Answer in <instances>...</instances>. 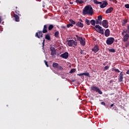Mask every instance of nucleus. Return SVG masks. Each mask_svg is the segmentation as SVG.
Wrapping results in <instances>:
<instances>
[{
    "mask_svg": "<svg viewBox=\"0 0 129 129\" xmlns=\"http://www.w3.org/2000/svg\"><path fill=\"white\" fill-rule=\"evenodd\" d=\"M83 14L84 15H88L89 16H92L93 15V9L91 6H88L85 7L83 10Z\"/></svg>",
    "mask_w": 129,
    "mask_h": 129,
    "instance_id": "f257e3e1",
    "label": "nucleus"
},
{
    "mask_svg": "<svg viewBox=\"0 0 129 129\" xmlns=\"http://www.w3.org/2000/svg\"><path fill=\"white\" fill-rule=\"evenodd\" d=\"M93 3L96 5H100L101 9H104L108 5V3L106 1H104L102 3L101 2L97 1V0H93Z\"/></svg>",
    "mask_w": 129,
    "mask_h": 129,
    "instance_id": "f03ea898",
    "label": "nucleus"
},
{
    "mask_svg": "<svg viewBox=\"0 0 129 129\" xmlns=\"http://www.w3.org/2000/svg\"><path fill=\"white\" fill-rule=\"evenodd\" d=\"M95 31L99 33V34H101V35H104V31H103V29L102 27L99 25H95Z\"/></svg>",
    "mask_w": 129,
    "mask_h": 129,
    "instance_id": "7ed1b4c3",
    "label": "nucleus"
},
{
    "mask_svg": "<svg viewBox=\"0 0 129 129\" xmlns=\"http://www.w3.org/2000/svg\"><path fill=\"white\" fill-rule=\"evenodd\" d=\"M67 43H68V45L69 47H72V46H73V45H74L73 46L75 47V46H77V44H78L77 42H76L72 39L68 40Z\"/></svg>",
    "mask_w": 129,
    "mask_h": 129,
    "instance_id": "20e7f679",
    "label": "nucleus"
},
{
    "mask_svg": "<svg viewBox=\"0 0 129 129\" xmlns=\"http://www.w3.org/2000/svg\"><path fill=\"white\" fill-rule=\"evenodd\" d=\"M52 67H53L54 69H57V70H60V71L63 70V68H62L61 66L59 65V64L56 62L53 63Z\"/></svg>",
    "mask_w": 129,
    "mask_h": 129,
    "instance_id": "39448f33",
    "label": "nucleus"
},
{
    "mask_svg": "<svg viewBox=\"0 0 129 129\" xmlns=\"http://www.w3.org/2000/svg\"><path fill=\"white\" fill-rule=\"evenodd\" d=\"M114 42V38L113 37H108L107 38L106 43L107 45H112Z\"/></svg>",
    "mask_w": 129,
    "mask_h": 129,
    "instance_id": "423d86ee",
    "label": "nucleus"
},
{
    "mask_svg": "<svg viewBox=\"0 0 129 129\" xmlns=\"http://www.w3.org/2000/svg\"><path fill=\"white\" fill-rule=\"evenodd\" d=\"M76 38H77L78 41H80L81 45L82 46H84L85 45V39L84 38V39L82 38V37H80L78 36V35H76Z\"/></svg>",
    "mask_w": 129,
    "mask_h": 129,
    "instance_id": "0eeeda50",
    "label": "nucleus"
},
{
    "mask_svg": "<svg viewBox=\"0 0 129 129\" xmlns=\"http://www.w3.org/2000/svg\"><path fill=\"white\" fill-rule=\"evenodd\" d=\"M96 25H101L102 24V16L101 15L98 16L97 19L96 20Z\"/></svg>",
    "mask_w": 129,
    "mask_h": 129,
    "instance_id": "6e6552de",
    "label": "nucleus"
},
{
    "mask_svg": "<svg viewBox=\"0 0 129 129\" xmlns=\"http://www.w3.org/2000/svg\"><path fill=\"white\" fill-rule=\"evenodd\" d=\"M35 37H36V38H38V39H40V38H43V31H39L38 32H36L35 34Z\"/></svg>",
    "mask_w": 129,
    "mask_h": 129,
    "instance_id": "1a4fd4ad",
    "label": "nucleus"
},
{
    "mask_svg": "<svg viewBox=\"0 0 129 129\" xmlns=\"http://www.w3.org/2000/svg\"><path fill=\"white\" fill-rule=\"evenodd\" d=\"M92 51L94 53H97L99 51V46L98 45H95L94 47L92 49Z\"/></svg>",
    "mask_w": 129,
    "mask_h": 129,
    "instance_id": "9d476101",
    "label": "nucleus"
},
{
    "mask_svg": "<svg viewBox=\"0 0 129 129\" xmlns=\"http://www.w3.org/2000/svg\"><path fill=\"white\" fill-rule=\"evenodd\" d=\"M50 51H51V55L53 56H55L56 54H57V52L56 51V50L55 49V47L51 46L50 47Z\"/></svg>",
    "mask_w": 129,
    "mask_h": 129,
    "instance_id": "9b49d317",
    "label": "nucleus"
},
{
    "mask_svg": "<svg viewBox=\"0 0 129 129\" xmlns=\"http://www.w3.org/2000/svg\"><path fill=\"white\" fill-rule=\"evenodd\" d=\"M60 57H61V58H63V59H68V57H69V53L67 52H66L63 54H61L60 55Z\"/></svg>",
    "mask_w": 129,
    "mask_h": 129,
    "instance_id": "f8f14e48",
    "label": "nucleus"
},
{
    "mask_svg": "<svg viewBox=\"0 0 129 129\" xmlns=\"http://www.w3.org/2000/svg\"><path fill=\"white\" fill-rule=\"evenodd\" d=\"M102 24L103 27H104V28H108V22H107V20H103L102 22Z\"/></svg>",
    "mask_w": 129,
    "mask_h": 129,
    "instance_id": "ddd939ff",
    "label": "nucleus"
},
{
    "mask_svg": "<svg viewBox=\"0 0 129 129\" xmlns=\"http://www.w3.org/2000/svg\"><path fill=\"white\" fill-rule=\"evenodd\" d=\"M123 79V74H122V72H121L119 75L118 81H119V82H122Z\"/></svg>",
    "mask_w": 129,
    "mask_h": 129,
    "instance_id": "4468645a",
    "label": "nucleus"
},
{
    "mask_svg": "<svg viewBox=\"0 0 129 129\" xmlns=\"http://www.w3.org/2000/svg\"><path fill=\"white\" fill-rule=\"evenodd\" d=\"M48 28V25H44L43 26V29L42 30V33L43 34H46V33H48V30H47Z\"/></svg>",
    "mask_w": 129,
    "mask_h": 129,
    "instance_id": "2eb2a0df",
    "label": "nucleus"
},
{
    "mask_svg": "<svg viewBox=\"0 0 129 129\" xmlns=\"http://www.w3.org/2000/svg\"><path fill=\"white\" fill-rule=\"evenodd\" d=\"M99 88L95 86H93L91 87V91H95L97 92Z\"/></svg>",
    "mask_w": 129,
    "mask_h": 129,
    "instance_id": "dca6fc26",
    "label": "nucleus"
},
{
    "mask_svg": "<svg viewBox=\"0 0 129 129\" xmlns=\"http://www.w3.org/2000/svg\"><path fill=\"white\" fill-rule=\"evenodd\" d=\"M76 26L79 27V28H83V27H84V24L79 21L76 24Z\"/></svg>",
    "mask_w": 129,
    "mask_h": 129,
    "instance_id": "f3484780",
    "label": "nucleus"
},
{
    "mask_svg": "<svg viewBox=\"0 0 129 129\" xmlns=\"http://www.w3.org/2000/svg\"><path fill=\"white\" fill-rule=\"evenodd\" d=\"M13 17L15 19V22H20V17L17 14H14Z\"/></svg>",
    "mask_w": 129,
    "mask_h": 129,
    "instance_id": "a211bd4d",
    "label": "nucleus"
},
{
    "mask_svg": "<svg viewBox=\"0 0 129 129\" xmlns=\"http://www.w3.org/2000/svg\"><path fill=\"white\" fill-rule=\"evenodd\" d=\"M109 35H110V31L109 30V29H107L105 31L104 35L106 37H109Z\"/></svg>",
    "mask_w": 129,
    "mask_h": 129,
    "instance_id": "6ab92c4d",
    "label": "nucleus"
},
{
    "mask_svg": "<svg viewBox=\"0 0 129 129\" xmlns=\"http://www.w3.org/2000/svg\"><path fill=\"white\" fill-rule=\"evenodd\" d=\"M128 38H129V35L128 34H126L123 37V42H126V41L128 40Z\"/></svg>",
    "mask_w": 129,
    "mask_h": 129,
    "instance_id": "aec40b11",
    "label": "nucleus"
},
{
    "mask_svg": "<svg viewBox=\"0 0 129 129\" xmlns=\"http://www.w3.org/2000/svg\"><path fill=\"white\" fill-rule=\"evenodd\" d=\"M112 11H113V8L110 7L106 11L105 13L106 14H110Z\"/></svg>",
    "mask_w": 129,
    "mask_h": 129,
    "instance_id": "412c9836",
    "label": "nucleus"
},
{
    "mask_svg": "<svg viewBox=\"0 0 129 129\" xmlns=\"http://www.w3.org/2000/svg\"><path fill=\"white\" fill-rule=\"evenodd\" d=\"M45 39H46V40H47L48 41H51V37L50 36V34H46L45 36Z\"/></svg>",
    "mask_w": 129,
    "mask_h": 129,
    "instance_id": "4be33fe9",
    "label": "nucleus"
},
{
    "mask_svg": "<svg viewBox=\"0 0 129 129\" xmlns=\"http://www.w3.org/2000/svg\"><path fill=\"white\" fill-rule=\"evenodd\" d=\"M90 24L92 25V26H95V24H96V20H94L93 19H92L90 21Z\"/></svg>",
    "mask_w": 129,
    "mask_h": 129,
    "instance_id": "5701e85b",
    "label": "nucleus"
},
{
    "mask_svg": "<svg viewBox=\"0 0 129 129\" xmlns=\"http://www.w3.org/2000/svg\"><path fill=\"white\" fill-rule=\"evenodd\" d=\"M76 3H77V4H79V5H82L84 2L82 0H76Z\"/></svg>",
    "mask_w": 129,
    "mask_h": 129,
    "instance_id": "b1692460",
    "label": "nucleus"
},
{
    "mask_svg": "<svg viewBox=\"0 0 129 129\" xmlns=\"http://www.w3.org/2000/svg\"><path fill=\"white\" fill-rule=\"evenodd\" d=\"M85 24L86 25H87L88 26H89V25H90V21H89V20L86 19H85Z\"/></svg>",
    "mask_w": 129,
    "mask_h": 129,
    "instance_id": "393cba45",
    "label": "nucleus"
},
{
    "mask_svg": "<svg viewBox=\"0 0 129 129\" xmlns=\"http://www.w3.org/2000/svg\"><path fill=\"white\" fill-rule=\"evenodd\" d=\"M54 37H55V38H59V31H56L55 32Z\"/></svg>",
    "mask_w": 129,
    "mask_h": 129,
    "instance_id": "a878e982",
    "label": "nucleus"
},
{
    "mask_svg": "<svg viewBox=\"0 0 129 129\" xmlns=\"http://www.w3.org/2000/svg\"><path fill=\"white\" fill-rule=\"evenodd\" d=\"M53 28H54V26H53V25L52 24L49 25L48 27V30L51 31Z\"/></svg>",
    "mask_w": 129,
    "mask_h": 129,
    "instance_id": "bb28decb",
    "label": "nucleus"
},
{
    "mask_svg": "<svg viewBox=\"0 0 129 129\" xmlns=\"http://www.w3.org/2000/svg\"><path fill=\"white\" fill-rule=\"evenodd\" d=\"M127 23V20H123V22L122 23V26H125V24Z\"/></svg>",
    "mask_w": 129,
    "mask_h": 129,
    "instance_id": "cd10ccee",
    "label": "nucleus"
},
{
    "mask_svg": "<svg viewBox=\"0 0 129 129\" xmlns=\"http://www.w3.org/2000/svg\"><path fill=\"white\" fill-rule=\"evenodd\" d=\"M109 52L110 53H115V49L112 48V49H109Z\"/></svg>",
    "mask_w": 129,
    "mask_h": 129,
    "instance_id": "c85d7f7f",
    "label": "nucleus"
},
{
    "mask_svg": "<svg viewBox=\"0 0 129 129\" xmlns=\"http://www.w3.org/2000/svg\"><path fill=\"white\" fill-rule=\"evenodd\" d=\"M112 71H115V72H117L118 73H119V72H120V71H119V70L113 68L112 69Z\"/></svg>",
    "mask_w": 129,
    "mask_h": 129,
    "instance_id": "c756f323",
    "label": "nucleus"
},
{
    "mask_svg": "<svg viewBox=\"0 0 129 129\" xmlns=\"http://www.w3.org/2000/svg\"><path fill=\"white\" fill-rule=\"evenodd\" d=\"M70 22L71 24H72V25H76V22H75V21H73L72 19H70Z\"/></svg>",
    "mask_w": 129,
    "mask_h": 129,
    "instance_id": "7c9ffc66",
    "label": "nucleus"
},
{
    "mask_svg": "<svg viewBox=\"0 0 129 129\" xmlns=\"http://www.w3.org/2000/svg\"><path fill=\"white\" fill-rule=\"evenodd\" d=\"M83 75H85V76H88V77H90V75L89 73H83Z\"/></svg>",
    "mask_w": 129,
    "mask_h": 129,
    "instance_id": "2f4dec72",
    "label": "nucleus"
},
{
    "mask_svg": "<svg viewBox=\"0 0 129 129\" xmlns=\"http://www.w3.org/2000/svg\"><path fill=\"white\" fill-rule=\"evenodd\" d=\"M108 69H109V66H106V67H104L103 71H106V70H108Z\"/></svg>",
    "mask_w": 129,
    "mask_h": 129,
    "instance_id": "473e14b6",
    "label": "nucleus"
},
{
    "mask_svg": "<svg viewBox=\"0 0 129 129\" xmlns=\"http://www.w3.org/2000/svg\"><path fill=\"white\" fill-rule=\"evenodd\" d=\"M75 71H76V70H75V69H72L71 70L70 73H71V74L74 73V72H75Z\"/></svg>",
    "mask_w": 129,
    "mask_h": 129,
    "instance_id": "72a5a7b5",
    "label": "nucleus"
},
{
    "mask_svg": "<svg viewBox=\"0 0 129 129\" xmlns=\"http://www.w3.org/2000/svg\"><path fill=\"white\" fill-rule=\"evenodd\" d=\"M15 13H16V14L18 15V16H21V14H20V11H19L18 10H15Z\"/></svg>",
    "mask_w": 129,
    "mask_h": 129,
    "instance_id": "f704fd0d",
    "label": "nucleus"
},
{
    "mask_svg": "<svg viewBox=\"0 0 129 129\" xmlns=\"http://www.w3.org/2000/svg\"><path fill=\"white\" fill-rule=\"evenodd\" d=\"M44 46H45V39H44L43 40V42H42V49H43V50H44Z\"/></svg>",
    "mask_w": 129,
    "mask_h": 129,
    "instance_id": "c9c22d12",
    "label": "nucleus"
},
{
    "mask_svg": "<svg viewBox=\"0 0 129 129\" xmlns=\"http://www.w3.org/2000/svg\"><path fill=\"white\" fill-rule=\"evenodd\" d=\"M97 92H98L99 94H102V92L100 90L99 88L98 89Z\"/></svg>",
    "mask_w": 129,
    "mask_h": 129,
    "instance_id": "e433bc0d",
    "label": "nucleus"
},
{
    "mask_svg": "<svg viewBox=\"0 0 129 129\" xmlns=\"http://www.w3.org/2000/svg\"><path fill=\"white\" fill-rule=\"evenodd\" d=\"M67 28H69L70 27H73V25L72 24H69L67 25Z\"/></svg>",
    "mask_w": 129,
    "mask_h": 129,
    "instance_id": "4c0bfd02",
    "label": "nucleus"
},
{
    "mask_svg": "<svg viewBox=\"0 0 129 129\" xmlns=\"http://www.w3.org/2000/svg\"><path fill=\"white\" fill-rule=\"evenodd\" d=\"M44 62L46 66L47 67H49V65L48 64V62L46 60H44Z\"/></svg>",
    "mask_w": 129,
    "mask_h": 129,
    "instance_id": "58836bf2",
    "label": "nucleus"
},
{
    "mask_svg": "<svg viewBox=\"0 0 129 129\" xmlns=\"http://www.w3.org/2000/svg\"><path fill=\"white\" fill-rule=\"evenodd\" d=\"M124 7L126 8V9H129V4L125 5Z\"/></svg>",
    "mask_w": 129,
    "mask_h": 129,
    "instance_id": "ea45409f",
    "label": "nucleus"
},
{
    "mask_svg": "<svg viewBox=\"0 0 129 129\" xmlns=\"http://www.w3.org/2000/svg\"><path fill=\"white\" fill-rule=\"evenodd\" d=\"M129 46V43L128 42H126L125 44V46L126 48H127V47H128Z\"/></svg>",
    "mask_w": 129,
    "mask_h": 129,
    "instance_id": "a19ab883",
    "label": "nucleus"
},
{
    "mask_svg": "<svg viewBox=\"0 0 129 129\" xmlns=\"http://www.w3.org/2000/svg\"><path fill=\"white\" fill-rule=\"evenodd\" d=\"M83 75V73H81V74H77L78 76H80V77L82 76Z\"/></svg>",
    "mask_w": 129,
    "mask_h": 129,
    "instance_id": "79ce46f5",
    "label": "nucleus"
},
{
    "mask_svg": "<svg viewBox=\"0 0 129 129\" xmlns=\"http://www.w3.org/2000/svg\"><path fill=\"white\" fill-rule=\"evenodd\" d=\"M101 104H102V105H104V106L106 105H105V103H104V102H101Z\"/></svg>",
    "mask_w": 129,
    "mask_h": 129,
    "instance_id": "37998d69",
    "label": "nucleus"
},
{
    "mask_svg": "<svg viewBox=\"0 0 129 129\" xmlns=\"http://www.w3.org/2000/svg\"><path fill=\"white\" fill-rule=\"evenodd\" d=\"M83 53H84V50H82V49H81L80 53L81 54H83Z\"/></svg>",
    "mask_w": 129,
    "mask_h": 129,
    "instance_id": "c03bdc74",
    "label": "nucleus"
},
{
    "mask_svg": "<svg viewBox=\"0 0 129 129\" xmlns=\"http://www.w3.org/2000/svg\"><path fill=\"white\" fill-rule=\"evenodd\" d=\"M61 28H62V29H66V26H61Z\"/></svg>",
    "mask_w": 129,
    "mask_h": 129,
    "instance_id": "a18cd8bd",
    "label": "nucleus"
},
{
    "mask_svg": "<svg viewBox=\"0 0 129 129\" xmlns=\"http://www.w3.org/2000/svg\"><path fill=\"white\" fill-rule=\"evenodd\" d=\"M120 107L121 108V109H124V107L122 106H120Z\"/></svg>",
    "mask_w": 129,
    "mask_h": 129,
    "instance_id": "49530a36",
    "label": "nucleus"
},
{
    "mask_svg": "<svg viewBox=\"0 0 129 129\" xmlns=\"http://www.w3.org/2000/svg\"><path fill=\"white\" fill-rule=\"evenodd\" d=\"M81 23H83V20L82 19H79Z\"/></svg>",
    "mask_w": 129,
    "mask_h": 129,
    "instance_id": "de8ad7c7",
    "label": "nucleus"
},
{
    "mask_svg": "<svg viewBox=\"0 0 129 129\" xmlns=\"http://www.w3.org/2000/svg\"><path fill=\"white\" fill-rule=\"evenodd\" d=\"M127 30H126V31H123V33H127Z\"/></svg>",
    "mask_w": 129,
    "mask_h": 129,
    "instance_id": "09e8293b",
    "label": "nucleus"
},
{
    "mask_svg": "<svg viewBox=\"0 0 129 129\" xmlns=\"http://www.w3.org/2000/svg\"><path fill=\"white\" fill-rule=\"evenodd\" d=\"M121 34H122V36H124V32H123H123H122Z\"/></svg>",
    "mask_w": 129,
    "mask_h": 129,
    "instance_id": "8fccbe9b",
    "label": "nucleus"
},
{
    "mask_svg": "<svg viewBox=\"0 0 129 129\" xmlns=\"http://www.w3.org/2000/svg\"><path fill=\"white\" fill-rule=\"evenodd\" d=\"M2 23V18L0 17V24Z\"/></svg>",
    "mask_w": 129,
    "mask_h": 129,
    "instance_id": "3c124183",
    "label": "nucleus"
},
{
    "mask_svg": "<svg viewBox=\"0 0 129 129\" xmlns=\"http://www.w3.org/2000/svg\"><path fill=\"white\" fill-rule=\"evenodd\" d=\"M127 30H128V31L129 30V25H128L127 26Z\"/></svg>",
    "mask_w": 129,
    "mask_h": 129,
    "instance_id": "603ef678",
    "label": "nucleus"
},
{
    "mask_svg": "<svg viewBox=\"0 0 129 129\" xmlns=\"http://www.w3.org/2000/svg\"><path fill=\"white\" fill-rule=\"evenodd\" d=\"M113 106V104H111V105H110V107H112Z\"/></svg>",
    "mask_w": 129,
    "mask_h": 129,
    "instance_id": "864d4df0",
    "label": "nucleus"
},
{
    "mask_svg": "<svg viewBox=\"0 0 129 129\" xmlns=\"http://www.w3.org/2000/svg\"><path fill=\"white\" fill-rule=\"evenodd\" d=\"M105 65H106V63H104L103 64V66H105Z\"/></svg>",
    "mask_w": 129,
    "mask_h": 129,
    "instance_id": "5fc2aeb1",
    "label": "nucleus"
},
{
    "mask_svg": "<svg viewBox=\"0 0 129 129\" xmlns=\"http://www.w3.org/2000/svg\"><path fill=\"white\" fill-rule=\"evenodd\" d=\"M113 81L112 80L110 81V83H112Z\"/></svg>",
    "mask_w": 129,
    "mask_h": 129,
    "instance_id": "6e6d98bb",
    "label": "nucleus"
},
{
    "mask_svg": "<svg viewBox=\"0 0 129 129\" xmlns=\"http://www.w3.org/2000/svg\"><path fill=\"white\" fill-rule=\"evenodd\" d=\"M70 5H73V3H72V2H70Z\"/></svg>",
    "mask_w": 129,
    "mask_h": 129,
    "instance_id": "4d7b16f0",
    "label": "nucleus"
},
{
    "mask_svg": "<svg viewBox=\"0 0 129 129\" xmlns=\"http://www.w3.org/2000/svg\"><path fill=\"white\" fill-rule=\"evenodd\" d=\"M127 33L129 34V30H128V32H127Z\"/></svg>",
    "mask_w": 129,
    "mask_h": 129,
    "instance_id": "13d9d810",
    "label": "nucleus"
},
{
    "mask_svg": "<svg viewBox=\"0 0 129 129\" xmlns=\"http://www.w3.org/2000/svg\"><path fill=\"white\" fill-rule=\"evenodd\" d=\"M16 9H18V7H16Z\"/></svg>",
    "mask_w": 129,
    "mask_h": 129,
    "instance_id": "bf43d9fd",
    "label": "nucleus"
}]
</instances>
